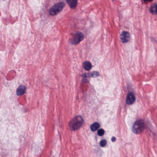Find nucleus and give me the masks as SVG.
I'll use <instances>...</instances> for the list:
<instances>
[{"mask_svg":"<svg viewBox=\"0 0 157 157\" xmlns=\"http://www.w3.org/2000/svg\"><path fill=\"white\" fill-rule=\"evenodd\" d=\"M99 76V73L97 71H93L90 72V75H88V77L89 78L93 77L95 78Z\"/></svg>","mask_w":157,"mask_h":157,"instance_id":"12","label":"nucleus"},{"mask_svg":"<svg viewBox=\"0 0 157 157\" xmlns=\"http://www.w3.org/2000/svg\"><path fill=\"white\" fill-rule=\"evenodd\" d=\"M84 121L82 117L76 116L71 119L68 125L71 131H74L79 129L82 125Z\"/></svg>","mask_w":157,"mask_h":157,"instance_id":"1","label":"nucleus"},{"mask_svg":"<svg viewBox=\"0 0 157 157\" xmlns=\"http://www.w3.org/2000/svg\"><path fill=\"white\" fill-rule=\"evenodd\" d=\"M100 125L98 123L95 122L90 125V129L92 132H95L100 127Z\"/></svg>","mask_w":157,"mask_h":157,"instance_id":"11","label":"nucleus"},{"mask_svg":"<svg viewBox=\"0 0 157 157\" xmlns=\"http://www.w3.org/2000/svg\"><path fill=\"white\" fill-rule=\"evenodd\" d=\"M64 6V3L62 2L54 4L49 9V14L52 16L56 15L62 10Z\"/></svg>","mask_w":157,"mask_h":157,"instance_id":"3","label":"nucleus"},{"mask_svg":"<svg viewBox=\"0 0 157 157\" xmlns=\"http://www.w3.org/2000/svg\"><path fill=\"white\" fill-rule=\"evenodd\" d=\"M106 143V141L105 140L103 139L100 141V145L101 147H104L105 146Z\"/></svg>","mask_w":157,"mask_h":157,"instance_id":"15","label":"nucleus"},{"mask_svg":"<svg viewBox=\"0 0 157 157\" xmlns=\"http://www.w3.org/2000/svg\"><path fill=\"white\" fill-rule=\"evenodd\" d=\"M66 2L72 9H74L77 6V0H66Z\"/></svg>","mask_w":157,"mask_h":157,"instance_id":"9","label":"nucleus"},{"mask_svg":"<svg viewBox=\"0 0 157 157\" xmlns=\"http://www.w3.org/2000/svg\"><path fill=\"white\" fill-rule=\"evenodd\" d=\"M26 92V87L23 85L19 86L16 90V94L17 96H21Z\"/></svg>","mask_w":157,"mask_h":157,"instance_id":"7","label":"nucleus"},{"mask_svg":"<svg viewBox=\"0 0 157 157\" xmlns=\"http://www.w3.org/2000/svg\"><path fill=\"white\" fill-rule=\"evenodd\" d=\"M136 97L134 94L132 92H129L126 98V102L128 105H131L135 101Z\"/></svg>","mask_w":157,"mask_h":157,"instance_id":"5","label":"nucleus"},{"mask_svg":"<svg viewBox=\"0 0 157 157\" xmlns=\"http://www.w3.org/2000/svg\"><path fill=\"white\" fill-rule=\"evenodd\" d=\"M120 36V38L122 42L123 43L128 42L130 40V34L127 31H123Z\"/></svg>","mask_w":157,"mask_h":157,"instance_id":"6","label":"nucleus"},{"mask_svg":"<svg viewBox=\"0 0 157 157\" xmlns=\"http://www.w3.org/2000/svg\"><path fill=\"white\" fill-rule=\"evenodd\" d=\"M82 66L85 70L88 71L91 69L92 65L91 63L89 61H86L82 63Z\"/></svg>","mask_w":157,"mask_h":157,"instance_id":"10","label":"nucleus"},{"mask_svg":"<svg viewBox=\"0 0 157 157\" xmlns=\"http://www.w3.org/2000/svg\"><path fill=\"white\" fill-rule=\"evenodd\" d=\"M146 127L143 120H138L134 123L132 131L135 134H140L144 131Z\"/></svg>","mask_w":157,"mask_h":157,"instance_id":"2","label":"nucleus"},{"mask_svg":"<svg viewBox=\"0 0 157 157\" xmlns=\"http://www.w3.org/2000/svg\"><path fill=\"white\" fill-rule=\"evenodd\" d=\"M81 76L82 77V81L83 83H87L89 82V81L87 79V77H88V76L87 75L86 73H84L82 74Z\"/></svg>","mask_w":157,"mask_h":157,"instance_id":"13","label":"nucleus"},{"mask_svg":"<svg viewBox=\"0 0 157 157\" xmlns=\"http://www.w3.org/2000/svg\"><path fill=\"white\" fill-rule=\"evenodd\" d=\"M83 39V33L80 32H77L75 34L73 39H69L68 41L72 44H77L82 40Z\"/></svg>","mask_w":157,"mask_h":157,"instance_id":"4","label":"nucleus"},{"mask_svg":"<svg viewBox=\"0 0 157 157\" xmlns=\"http://www.w3.org/2000/svg\"><path fill=\"white\" fill-rule=\"evenodd\" d=\"M116 138L115 137L113 136L112 137V138H111V140L112 142H115L116 141Z\"/></svg>","mask_w":157,"mask_h":157,"instance_id":"16","label":"nucleus"},{"mask_svg":"<svg viewBox=\"0 0 157 157\" xmlns=\"http://www.w3.org/2000/svg\"><path fill=\"white\" fill-rule=\"evenodd\" d=\"M98 135L99 136H102L105 133V130L102 128L98 129L97 132Z\"/></svg>","mask_w":157,"mask_h":157,"instance_id":"14","label":"nucleus"},{"mask_svg":"<svg viewBox=\"0 0 157 157\" xmlns=\"http://www.w3.org/2000/svg\"><path fill=\"white\" fill-rule=\"evenodd\" d=\"M149 11L152 14H157V4L152 3L149 7Z\"/></svg>","mask_w":157,"mask_h":157,"instance_id":"8","label":"nucleus"},{"mask_svg":"<svg viewBox=\"0 0 157 157\" xmlns=\"http://www.w3.org/2000/svg\"><path fill=\"white\" fill-rule=\"evenodd\" d=\"M144 2H146L147 1L149 2H152L153 0H143Z\"/></svg>","mask_w":157,"mask_h":157,"instance_id":"17","label":"nucleus"}]
</instances>
